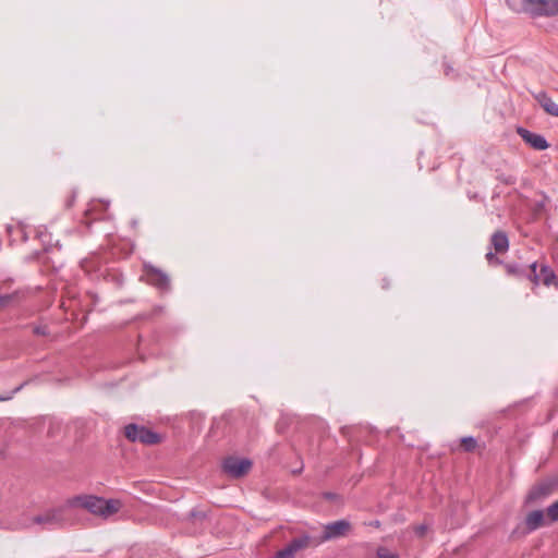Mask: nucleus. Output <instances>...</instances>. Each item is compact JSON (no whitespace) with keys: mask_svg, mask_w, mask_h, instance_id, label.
I'll use <instances>...</instances> for the list:
<instances>
[{"mask_svg":"<svg viewBox=\"0 0 558 558\" xmlns=\"http://www.w3.org/2000/svg\"><path fill=\"white\" fill-rule=\"evenodd\" d=\"M381 551H383V549H379V550H378V553H377V555H378V557H379V558H398V556H397V555H387V556H384V555L381 554Z\"/></svg>","mask_w":558,"mask_h":558,"instance_id":"24","label":"nucleus"},{"mask_svg":"<svg viewBox=\"0 0 558 558\" xmlns=\"http://www.w3.org/2000/svg\"><path fill=\"white\" fill-rule=\"evenodd\" d=\"M12 300V295L10 294H2L0 295V308L7 306Z\"/></svg>","mask_w":558,"mask_h":558,"instance_id":"22","label":"nucleus"},{"mask_svg":"<svg viewBox=\"0 0 558 558\" xmlns=\"http://www.w3.org/2000/svg\"><path fill=\"white\" fill-rule=\"evenodd\" d=\"M526 266H521V265H518V264H508L506 266L507 268V271L509 274H512V275H515V276H519V277H525L524 272H522V268H525Z\"/></svg>","mask_w":558,"mask_h":558,"instance_id":"17","label":"nucleus"},{"mask_svg":"<svg viewBox=\"0 0 558 558\" xmlns=\"http://www.w3.org/2000/svg\"><path fill=\"white\" fill-rule=\"evenodd\" d=\"M428 531V526L426 524H420L415 526L414 533L417 537H424Z\"/></svg>","mask_w":558,"mask_h":558,"instance_id":"19","label":"nucleus"},{"mask_svg":"<svg viewBox=\"0 0 558 558\" xmlns=\"http://www.w3.org/2000/svg\"><path fill=\"white\" fill-rule=\"evenodd\" d=\"M146 282L158 289L160 292H169L171 282L169 276L160 268L149 263L143 265Z\"/></svg>","mask_w":558,"mask_h":558,"instance_id":"6","label":"nucleus"},{"mask_svg":"<svg viewBox=\"0 0 558 558\" xmlns=\"http://www.w3.org/2000/svg\"><path fill=\"white\" fill-rule=\"evenodd\" d=\"M383 288H387V283H386V280H384V284H383Z\"/></svg>","mask_w":558,"mask_h":558,"instance_id":"30","label":"nucleus"},{"mask_svg":"<svg viewBox=\"0 0 558 558\" xmlns=\"http://www.w3.org/2000/svg\"><path fill=\"white\" fill-rule=\"evenodd\" d=\"M33 332L37 336H47L49 333L47 326H35Z\"/></svg>","mask_w":558,"mask_h":558,"instance_id":"20","label":"nucleus"},{"mask_svg":"<svg viewBox=\"0 0 558 558\" xmlns=\"http://www.w3.org/2000/svg\"><path fill=\"white\" fill-rule=\"evenodd\" d=\"M452 71H453V70H452V68H451V66H449V65H446V66H445V74H446L447 76H449V75H450V73H451Z\"/></svg>","mask_w":558,"mask_h":558,"instance_id":"26","label":"nucleus"},{"mask_svg":"<svg viewBox=\"0 0 558 558\" xmlns=\"http://www.w3.org/2000/svg\"><path fill=\"white\" fill-rule=\"evenodd\" d=\"M534 98L546 113L558 117V105L545 92L534 94Z\"/></svg>","mask_w":558,"mask_h":558,"instance_id":"12","label":"nucleus"},{"mask_svg":"<svg viewBox=\"0 0 558 558\" xmlns=\"http://www.w3.org/2000/svg\"><path fill=\"white\" fill-rule=\"evenodd\" d=\"M319 545L320 542L317 534L303 533L292 538L284 548L279 550V558H293L295 553Z\"/></svg>","mask_w":558,"mask_h":558,"instance_id":"3","label":"nucleus"},{"mask_svg":"<svg viewBox=\"0 0 558 558\" xmlns=\"http://www.w3.org/2000/svg\"><path fill=\"white\" fill-rule=\"evenodd\" d=\"M72 513L80 507L93 514L107 518L119 511L120 502L118 500H106L96 496H78L69 501Z\"/></svg>","mask_w":558,"mask_h":558,"instance_id":"1","label":"nucleus"},{"mask_svg":"<svg viewBox=\"0 0 558 558\" xmlns=\"http://www.w3.org/2000/svg\"><path fill=\"white\" fill-rule=\"evenodd\" d=\"M554 489V483H541L532 487V489L529 492V495L526 497V500L529 502H536L538 500H542L546 497H548Z\"/></svg>","mask_w":558,"mask_h":558,"instance_id":"11","label":"nucleus"},{"mask_svg":"<svg viewBox=\"0 0 558 558\" xmlns=\"http://www.w3.org/2000/svg\"><path fill=\"white\" fill-rule=\"evenodd\" d=\"M460 445L463 451L472 452L477 446V440L472 436H466L461 438Z\"/></svg>","mask_w":558,"mask_h":558,"instance_id":"15","label":"nucleus"},{"mask_svg":"<svg viewBox=\"0 0 558 558\" xmlns=\"http://www.w3.org/2000/svg\"><path fill=\"white\" fill-rule=\"evenodd\" d=\"M32 522L41 525L45 530L60 529L74 523L73 513L69 502L64 506L52 508L35 515Z\"/></svg>","mask_w":558,"mask_h":558,"instance_id":"2","label":"nucleus"},{"mask_svg":"<svg viewBox=\"0 0 558 558\" xmlns=\"http://www.w3.org/2000/svg\"><path fill=\"white\" fill-rule=\"evenodd\" d=\"M124 435L132 442L138 441L145 445H155L161 439L159 434L134 423L128 424L124 427Z\"/></svg>","mask_w":558,"mask_h":558,"instance_id":"5","label":"nucleus"},{"mask_svg":"<svg viewBox=\"0 0 558 558\" xmlns=\"http://www.w3.org/2000/svg\"><path fill=\"white\" fill-rule=\"evenodd\" d=\"M52 425H53V422H51L50 428L48 429V433H49V434H52V433H53V430H52Z\"/></svg>","mask_w":558,"mask_h":558,"instance_id":"29","label":"nucleus"},{"mask_svg":"<svg viewBox=\"0 0 558 558\" xmlns=\"http://www.w3.org/2000/svg\"><path fill=\"white\" fill-rule=\"evenodd\" d=\"M517 133L527 145L536 150H545L549 146L546 138L541 134L533 133L524 128H518Z\"/></svg>","mask_w":558,"mask_h":558,"instance_id":"9","label":"nucleus"},{"mask_svg":"<svg viewBox=\"0 0 558 558\" xmlns=\"http://www.w3.org/2000/svg\"><path fill=\"white\" fill-rule=\"evenodd\" d=\"M325 497H326L327 499H333V498L336 497V495H335V494H332V493H326V494H325Z\"/></svg>","mask_w":558,"mask_h":558,"instance_id":"27","label":"nucleus"},{"mask_svg":"<svg viewBox=\"0 0 558 558\" xmlns=\"http://www.w3.org/2000/svg\"><path fill=\"white\" fill-rule=\"evenodd\" d=\"M26 385V381L21 384L20 386H17L16 388H14L13 390L4 393V395H0V402L2 401H9L11 400L15 393H17L20 390H22V388Z\"/></svg>","mask_w":558,"mask_h":558,"instance_id":"18","label":"nucleus"},{"mask_svg":"<svg viewBox=\"0 0 558 558\" xmlns=\"http://www.w3.org/2000/svg\"><path fill=\"white\" fill-rule=\"evenodd\" d=\"M222 466L223 471L232 477L244 475V458L228 457Z\"/></svg>","mask_w":558,"mask_h":558,"instance_id":"10","label":"nucleus"},{"mask_svg":"<svg viewBox=\"0 0 558 558\" xmlns=\"http://www.w3.org/2000/svg\"><path fill=\"white\" fill-rule=\"evenodd\" d=\"M351 531V523L348 520H338L324 525L323 532L318 535L320 545L325 542L344 537Z\"/></svg>","mask_w":558,"mask_h":558,"instance_id":"7","label":"nucleus"},{"mask_svg":"<svg viewBox=\"0 0 558 558\" xmlns=\"http://www.w3.org/2000/svg\"><path fill=\"white\" fill-rule=\"evenodd\" d=\"M251 466H252V462H251V460H248L246 458V473L250 471Z\"/></svg>","mask_w":558,"mask_h":558,"instance_id":"28","label":"nucleus"},{"mask_svg":"<svg viewBox=\"0 0 558 558\" xmlns=\"http://www.w3.org/2000/svg\"><path fill=\"white\" fill-rule=\"evenodd\" d=\"M486 259L487 262L493 265V264H500V260L499 258L496 256L495 253H493L492 251H489L487 254H486Z\"/></svg>","mask_w":558,"mask_h":558,"instance_id":"21","label":"nucleus"},{"mask_svg":"<svg viewBox=\"0 0 558 558\" xmlns=\"http://www.w3.org/2000/svg\"><path fill=\"white\" fill-rule=\"evenodd\" d=\"M546 513L551 522L558 521V500L546 509Z\"/></svg>","mask_w":558,"mask_h":558,"instance_id":"16","label":"nucleus"},{"mask_svg":"<svg viewBox=\"0 0 558 558\" xmlns=\"http://www.w3.org/2000/svg\"><path fill=\"white\" fill-rule=\"evenodd\" d=\"M522 272H524L525 278L536 284L542 282L545 286H550L556 278L554 271L546 265H542L538 270L537 263H532L527 267L522 268Z\"/></svg>","mask_w":558,"mask_h":558,"instance_id":"8","label":"nucleus"},{"mask_svg":"<svg viewBox=\"0 0 558 558\" xmlns=\"http://www.w3.org/2000/svg\"><path fill=\"white\" fill-rule=\"evenodd\" d=\"M490 245L496 253H506L509 248V240L504 231H496L490 238Z\"/></svg>","mask_w":558,"mask_h":558,"instance_id":"13","label":"nucleus"},{"mask_svg":"<svg viewBox=\"0 0 558 558\" xmlns=\"http://www.w3.org/2000/svg\"><path fill=\"white\" fill-rule=\"evenodd\" d=\"M74 199H75V193H73V194H72V196H71V198L66 202V206H68V207H71V206H72V204H73V202H74Z\"/></svg>","mask_w":558,"mask_h":558,"instance_id":"25","label":"nucleus"},{"mask_svg":"<svg viewBox=\"0 0 558 558\" xmlns=\"http://www.w3.org/2000/svg\"><path fill=\"white\" fill-rule=\"evenodd\" d=\"M499 180L508 185H512L515 183V179L511 175H508V177H505V175H501L499 178Z\"/></svg>","mask_w":558,"mask_h":558,"instance_id":"23","label":"nucleus"},{"mask_svg":"<svg viewBox=\"0 0 558 558\" xmlns=\"http://www.w3.org/2000/svg\"><path fill=\"white\" fill-rule=\"evenodd\" d=\"M522 10L532 17L558 15V0H523Z\"/></svg>","mask_w":558,"mask_h":558,"instance_id":"4","label":"nucleus"},{"mask_svg":"<svg viewBox=\"0 0 558 558\" xmlns=\"http://www.w3.org/2000/svg\"><path fill=\"white\" fill-rule=\"evenodd\" d=\"M544 512L542 510H533L525 518V525L530 532L536 531L544 525Z\"/></svg>","mask_w":558,"mask_h":558,"instance_id":"14","label":"nucleus"}]
</instances>
